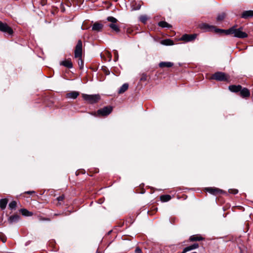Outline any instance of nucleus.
I'll use <instances>...</instances> for the list:
<instances>
[{
  "label": "nucleus",
  "mask_w": 253,
  "mask_h": 253,
  "mask_svg": "<svg viewBox=\"0 0 253 253\" xmlns=\"http://www.w3.org/2000/svg\"><path fill=\"white\" fill-rule=\"evenodd\" d=\"M215 31L216 33L219 34L233 35L234 37L240 39L248 37V34L246 32H243V28L242 27L237 29L235 26H233L228 30L216 29Z\"/></svg>",
  "instance_id": "obj_1"
},
{
  "label": "nucleus",
  "mask_w": 253,
  "mask_h": 253,
  "mask_svg": "<svg viewBox=\"0 0 253 253\" xmlns=\"http://www.w3.org/2000/svg\"><path fill=\"white\" fill-rule=\"evenodd\" d=\"M107 20L110 22L107 25L113 31H115L117 33L120 32V28L118 25L117 24L118 22V20L112 16H109L107 18Z\"/></svg>",
  "instance_id": "obj_2"
},
{
  "label": "nucleus",
  "mask_w": 253,
  "mask_h": 253,
  "mask_svg": "<svg viewBox=\"0 0 253 253\" xmlns=\"http://www.w3.org/2000/svg\"><path fill=\"white\" fill-rule=\"evenodd\" d=\"M112 111V107L106 106L100 109L97 112L92 113L91 114L94 116H106L109 115Z\"/></svg>",
  "instance_id": "obj_3"
},
{
  "label": "nucleus",
  "mask_w": 253,
  "mask_h": 253,
  "mask_svg": "<svg viewBox=\"0 0 253 253\" xmlns=\"http://www.w3.org/2000/svg\"><path fill=\"white\" fill-rule=\"evenodd\" d=\"M82 97L84 100L90 104L96 103L100 99V96L99 94L88 95L83 94Z\"/></svg>",
  "instance_id": "obj_4"
},
{
  "label": "nucleus",
  "mask_w": 253,
  "mask_h": 253,
  "mask_svg": "<svg viewBox=\"0 0 253 253\" xmlns=\"http://www.w3.org/2000/svg\"><path fill=\"white\" fill-rule=\"evenodd\" d=\"M75 57L78 58L79 59L82 58L83 55V44L81 40H79L75 47L74 51Z\"/></svg>",
  "instance_id": "obj_5"
},
{
  "label": "nucleus",
  "mask_w": 253,
  "mask_h": 253,
  "mask_svg": "<svg viewBox=\"0 0 253 253\" xmlns=\"http://www.w3.org/2000/svg\"><path fill=\"white\" fill-rule=\"evenodd\" d=\"M211 79L218 81H224L228 80L227 75L225 73L220 72H217L214 74L212 75Z\"/></svg>",
  "instance_id": "obj_6"
},
{
  "label": "nucleus",
  "mask_w": 253,
  "mask_h": 253,
  "mask_svg": "<svg viewBox=\"0 0 253 253\" xmlns=\"http://www.w3.org/2000/svg\"><path fill=\"white\" fill-rule=\"evenodd\" d=\"M0 31L10 35L13 34L12 29L7 24L3 23L1 21H0Z\"/></svg>",
  "instance_id": "obj_7"
},
{
  "label": "nucleus",
  "mask_w": 253,
  "mask_h": 253,
  "mask_svg": "<svg viewBox=\"0 0 253 253\" xmlns=\"http://www.w3.org/2000/svg\"><path fill=\"white\" fill-rule=\"evenodd\" d=\"M197 36V34H184L181 37L180 40L186 42H191L194 41L196 38Z\"/></svg>",
  "instance_id": "obj_8"
},
{
  "label": "nucleus",
  "mask_w": 253,
  "mask_h": 253,
  "mask_svg": "<svg viewBox=\"0 0 253 253\" xmlns=\"http://www.w3.org/2000/svg\"><path fill=\"white\" fill-rule=\"evenodd\" d=\"M200 28L202 29L206 30L207 31H212L214 30V31L216 33V30L218 29L216 28L215 27L213 26H210L207 24H203L202 25H200Z\"/></svg>",
  "instance_id": "obj_9"
},
{
  "label": "nucleus",
  "mask_w": 253,
  "mask_h": 253,
  "mask_svg": "<svg viewBox=\"0 0 253 253\" xmlns=\"http://www.w3.org/2000/svg\"><path fill=\"white\" fill-rule=\"evenodd\" d=\"M79 95V93L78 91H73L68 93L66 95L67 98L76 99Z\"/></svg>",
  "instance_id": "obj_10"
},
{
  "label": "nucleus",
  "mask_w": 253,
  "mask_h": 253,
  "mask_svg": "<svg viewBox=\"0 0 253 253\" xmlns=\"http://www.w3.org/2000/svg\"><path fill=\"white\" fill-rule=\"evenodd\" d=\"M103 25L98 22H95L92 27V30L99 32L103 28Z\"/></svg>",
  "instance_id": "obj_11"
},
{
  "label": "nucleus",
  "mask_w": 253,
  "mask_h": 253,
  "mask_svg": "<svg viewBox=\"0 0 253 253\" xmlns=\"http://www.w3.org/2000/svg\"><path fill=\"white\" fill-rule=\"evenodd\" d=\"M253 16V10L245 11L242 14V17L245 19H247Z\"/></svg>",
  "instance_id": "obj_12"
},
{
  "label": "nucleus",
  "mask_w": 253,
  "mask_h": 253,
  "mask_svg": "<svg viewBox=\"0 0 253 253\" xmlns=\"http://www.w3.org/2000/svg\"><path fill=\"white\" fill-rule=\"evenodd\" d=\"M229 89L230 91L232 92H237L241 90V89H242V86L240 85H232L229 86Z\"/></svg>",
  "instance_id": "obj_13"
},
{
  "label": "nucleus",
  "mask_w": 253,
  "mask_h": 253,
  "mask_svg": "<svg viewBox=\"0 0 253 253\" xmlns=\"http://www.w3.org/2000/svg\"><path fill=\"white\" fill-rule=\"evenodd\" d=\"M19 218H20V216L19 215H13L10 216L8 218V222L10 223H13L14 222H16L17 221H18Z\"/></svg>",
  "instance_id": "obj_14"
},
{
  "label": "nucleus",
  "mask_w": 253,
  "mask_h": 253,
  "mask_svg": "<svg viewBox=\"0 0 253 253\" xmlns=\"http://www.w3.org/2000/svg\"><path fill=\"white\" fill-rule=\"evenodd\" d=\"M240 94L241 96H242L243 97H246L250 96V93L249 90L247 88H244L243 89H241Z\"/></svg>",
  "instance_id": "obj_15"
},
{
  "label": "nucleus",
  "mask_w": 253,
  "mask_h": 253,
  "mask_svg": "<svg viewBox=\"0 0 253 253\" xmlns=\"http://www.w3.org/2000/svg\"><path fill=\"white\" fill-rule=\"evenodd\" d=\"M206 191L211 194L216 195L217 193L221 192V190L217 188H207L206 189Z\"/></svg>",
  "instance_id": "obj_16"
},
{
  "label": "nucleus",
  "mask_w": 253,
  "mask_h": 253,
  "mask_svg": "<svg viewBox=\"0 0 253 253\" xmlns=\"http://www.w3.org/2000/svg\"><path fill=\"white\" fill-rule=\"evenodd\" d=\"M61 65L66 67L68 68H71L73 67V64L71 60H66L64 61H63L61 63Z\"/></svg>",
  "instance_id": "obj_17"
},
{
  "label": "nucleus",
  "mask_w": 253,
  "mask_h": 253,
  "mask_svg": "<svg viewBox=\"0 0 253 253\" xmlns=\"http://www.w3.org/2000/svg\"><path fill=\"white\" fill-rule=\"evenodd\" d=\"M173 65V63L170 62H162L159 63V66L161 68L171 67Z\"/></svg>",
  "instance_id": "obj_18"
},
{
  "label": "nucleus",
  "mask_w": 253,
  "mask_h": 253,
  "mask_svg": "<svg viewBox=\"0 0 253 253\" xmlns=\"http://www.w3.org/2000/svg\"><path fill=\"white\" fill-rule=\"evenodd\" d=\"M161 43L165 45H172L174 44L173 42L170 39H166L162 40Z\"/></svg>",
  "instance_id": "obj_19"
},
{
  "label": "nucleus",
  "mask_w": 253,
  "mask_h": 253,
  "mask_svg": "<svg viewBox=\"0 0 253 253\" xmlns=\"http://www.w3.org/2000/svg\"><path fill=\"white\" fill-rule=\"evenodd\" d=\"M203 239L204 238L202 237L197 235L191 236L189 238L190 241L192 242L202 241Z\"/></svg>",
  "instance_id": "obj_20"
},
{
  "label": "nucleus",
  "mask_w": 253,
  "mask_h": 253,
  "mask_svg": "<svg viewBox=\"0 0 253 253\" xmlns=\"http://www.w3.org/2000/svg\"><path fill=\"white\" fill-rule=\"evenodd\" d=\"M158 25L162 28H170L172 27L171 25L166 21H160L159 22Z\"/></svg>",
  "instance_id": "obj_21"
},
{
  "label": "nucleus",
  "mask_w": 253,
  "mask_h": 253,
  "mask_svg": "<svg viewBox=\"0 0 253 253\" xmlns=\"http://www.w3.org/2000/svg\"><path fill=\"white\" fill-rule=\"evenodd\" d=\"M128 84L126 83L124 84L120 87V88L118 91L119 93H120V94L123 93L128 89Z\"/></svg>",
  "instance_id": "obj_22"
},
{
  "label": "nucleus",
  "mask_w": 253,
  "mask_h": 253,
  "mask_svg": "<svg viewBox=\"0 0 253 253\" xmlns=\"http://www.w3.org/2000/svg\"><path fill=\"white\" fill-rule=\"evenodd\" d=\"M7 200L6 199H2L0 200V208L3 210L4 209L7 204Z\"/></svg>",
  "instance_id": "obj_23"
},
{
  "label": "nucleus",
  "mask_w": 253,
  "mask_h": 253,
  "mask_svg": "<svg viewBox=\"0 0 253 253\" xmlns=\"http://www.w3.org/2000/svg\"><path fill=\"white\" fill-rule=\"evenodd\" d=\"M20 211H21V213L22 214V215H23L24 216H31L32 215H33V214L32 212L28 211L27 210L25 209H21L20 210Z\"/></svg>",
  "instance_id": "obj_24"
},
{
  "label": "nucleus",
  "mask_w": 253,
  "mask_h": 253,
  "mask_svg": "<svg viewBox=\"0 0 253 253\" xmlns=\"http://www.w3.org/2000/svg\"><path fill=\"white\" fill-rule=\"evenodd\" d=\"M160 199L162 202H166L171 199V197L169 195H164L160 197Z\"/></svg>",
  "instance_id": "obj_25"
},
{
  "label": "nucleus",
  "mask_w": 253,
  "mask_h": 253,
  "mask_svg": "<svg viewBox=\"0 0 253 253\" xmlns=\"http://www.w3.org/2000/svg\"><path fill=\"white\" fill-rule=\"evenodd\" d=\"M149 18V17L146 15H142L139 17V19L142 23L145 24Z\"/></svg>",
  "instance_id": "obj_26"
},
{
  "label": "nucleus",
  "mask_w": 253,
  "mask_h": 253,
  "mask_svg": "<svg viewBox=\"0 0 253 253\" xmlns=\"http://www.w3.org/2000/svg\"><path fill=\"white\" fill-rule=\"evenodd\" d=\"M16 207V202L14 201L11 202L9 204V207L10 209H15Z\"/></svg>",
  "instance_id": "obj_27"
},
{
  "label": "nucleus",
  "mask_w": 253,
  "mask_h": 253,
  "mask_svg": "<svg viewBox=\"0 0 253 253\" xmlns=\"http://www.w3.org/2000/svg\"><path fill=\"white\" fill-rule=\"evenodd\" d=\"M225 17V14L224 13H222L217 16V20L218 21H221L223 19H224Z\"/></svg>",
  "instance_id": "obj_28"
},
{
  "label": "nucleus",
  "mask_w": 253,
  "mask_h": 253,
  "mask_svg": "<svg viewBox=\"0 0 253 253\" xmlns=\"http://www.w3.org/2000/svg\"><path fill=\"white\" fill-rule=\"evenodd\" d=\"M229 192L230 193L236 194L238 192V191L237 189H229Z\"/></svg>",
  "instance_id": "obj_29"
},
{
  "label": "nucleus",
  "mask_w": 253,
  "mask_h": 253,
  "mask_svg": "<svg viewBox=\"0 0 253 253\" xmlns=\"http://www.w3.org/2000/svg\"><path fill=\"white\" fill-rule=\"evenodd\" d=\"M78 64L79 66L80 67V68H82L83 67V61L82 59H79Z\"/></svg>",
  "instance_id": "obj_30"
},
{
  "label": "nucleus",
  "mask_w": 253,
  "mask_h": 253,
  "mask_svg": "<svg viewBox=\"0 0 253 253\" xmlns=\"http://www.w3.org/2000/svg\"><path fill=\"white\" fill-rule=\"evenodd\" d=\"M191 248H192L193 250L196 249L199 247V245L198 244H194L190 246Z\"/></svg>",
  "instance_id": "obj_31"
},
{
  "label": "nucleus",
  "mask_w": 253,
  "mask_h": 253,
  "mask_svg": "<svg viewBox=\"0 0 253 253\" xmlns=\"http://www.w3.org/2000/svg\"><path fill=\"white\" fill-rule=\"evenodd\" d=\"M184 249H185V252H187L188 251H190L191 250H193L192 248H191V247L190 246L187 247L185 248Z\"/></svg>",
  "instance_id": "obj_32"
},
{
  "label": "nucleus",
  "mask_w": 253,
  "mask_h": 253,
  "mask_svg": "<svg viewBox=\"0 0 253 253\" xmlns=\"http://www.w3.org/2000/svg\"><path fill=\"white\" fill-rule=\"evenodd\" d=\"M140 80L141 81H146L147 76L145 74H143Z\"/></svg>",
  "instance_id": "obj_33"
},
{
  "label": "nucleus",
  "mask_w": 253,
  "mask_h": 253,
  "mask_svg": "<svg viewBox=\"0 0 253 253\" xmlns=\"http://www.w3.org/2000/svg\"><path fill=\"white\" fill-rule=\"evenodd\" d=\"M64 196H63V195H62V196H61L58 197L57 198V200H58L59 202H60V201H63V200L64 199Z\"/></svg>",
  "instance_id": "obj_34"
},
{
  "label": "nucleus",
  "mask_w": 253,
  "mask_h": 253,
  "mask_svg": "<svg viewBox=\"0 0 253 253\" xmlns=\"http://www.w3.org/2000/svg\"><path fill=\"white\" fill-rule=\"evenodd\" d=\"M135 253H142V251H141V249L139 248H136V249L135 250Z\"/></svg>",
  "instance_id": "obj_35"
},
{
  "label": "nucleus",
  "mask_w": 253,
  "mask_h": 253,
  "mask_svg": "<svg viewBox=\"0 0 253 253\" xmlns=\"http://www.w3.org/2000/svg\"><path fill=\"white\" fill-rule=\"evenodd\" d=\"M115 54H116V60H117V59H118V52H117V51H116L115 52Z\"/></svg>",
  "instance_id": "obj_36"
},
{
  "label": "nucleus",
  "mask_w": 253,
  "mask_h": 253,
  "mask_svg": "<svg viewBox=\"0 0 253 253\" xmlns=\"http://www.w3.org/2000/svg\"><path fill=\"white\" fill-rule=\"evenodd\" d=\"M26 193L28 194H32L34 193V191H27Z\"/></svg>",
  "instance_id": "obj_37"
},
{
  "label": "nucleus",
  "mask_w": 253,
  "mask_h": 253,
  "mask_svg": "<svg viewBox=\"0 0 253 253\" xmlns=\"http://www.w3.org/2000/svg\"><path fill=\"white\" fill-rule=\"evenodd\" d=\"M42 220H47V221H49L50 220V219H48V218H44V219H42Z\"/></svg>",
  "instance_id": "obj_38"
},
{
  "label": "nucleus",
  "mask_w": 253,
  "mask_h": 253,
  "mask_svg": "<svg viewBox=\"0 0 253 253\" xmlns=\"http://www.w3.org/2000/svg\"><path fill=\"white\" fill-rule=\"evenodd\" d=\"M186 253V252H185V249H184L181 253Z\"/></svg>",
  "instance_id": "obj_39"
},
{
  "label": "nucleus",
  "mask_w": 253,
  "mask_h": 253,
  "mask_svg": "<svg viewBox=\"0 0 253 253\" xmlns=\"http://www.w3.org/2000/svg\"><path fill=\"white\" fill-rule=\"evenodd\" d=\"M96 253H100L99 252H98V251H97Z\"/></svg>",
  "instance_id": "obj_40"
}]
</instances>
